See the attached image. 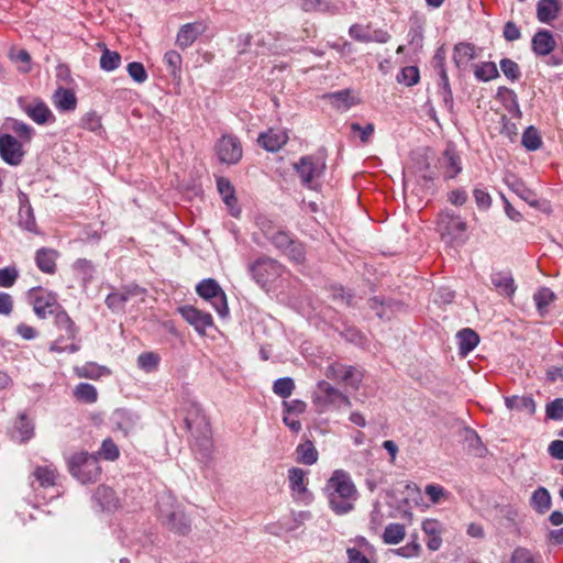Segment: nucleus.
I'll return each mask as SVG.
<instances>
[{"label": "nucleus", "mask_w": 563, "mask_h": 563, "mask_svg": "<svg viewBox=\"0 0 563 563\" xmlns=\"http://www.w3.org/2000/svg\"><path fill=\"white\" fill-rule=\"evenodd\" d=\"M324 490L329 505L336 515H344L353 509L357 490L351 475L344 470H335L328 479Z\"/></svg>", "instance_id": "obj_1"}, {"label": "nucleus", "mask_w": 563, "mask_h": 563, "mask_svg": "<svg viewBox=\"0 0 563 563\" xmlns=\"http://www.w3.org/2000/svg\"><path fill=\"white\" fill-rule=\"evenodd\" d=\"M159 518L170 531L186 536L190 532L191 526L183 507L177 504L170 494H162L157 500Z\"/></svg>", "instance_id": "obj_2"}, {"label": "nucleus", "mask_w": 563, "mask_h": 563, "mask_svg": "<svg viewBox=\"0 0 563 563\" xmlns=\"http://www.w3.org/2000/svg\"><path fill=\"white\" fill-rule=\"evenodd\" d=\"M67 467L71 476L81 484L96 483L101 475L98 457L86 451L73 453L67 460Z\"/></svg>", "instance_id": "obj_3"}, {"label": "nucleus", "mask_w": 563, "mask_h": 563, "mask_svg": "<svg viewBox=\"0 0 563 563\" xmlns=\"http://www.w3.org/2000/svg\"><path fill=\"white\" fill-rule=\"evenodd\" d=\"M54 324L58 331L64 332L58 336L51 345L49 351L56 353H75L79 351L80 345L78 343L71 342L70 344L64 345V341L70 340L75 341L77 334L79 332L78 327H76L75 322L68 316V313L62 308L54 316Z\"/></svg>", "instance_id": "obj_4"}, {"label": "nucleus", "mask_w": 563, "mask_h": 563, "mask_svg": "<svg viewBox=\"0 0 563 563\" xmlns=\"http://www.w3.org/2000/svg\"><path fill=\"white\" fill-rule=\"evenodd\" d=\"M284 271L282 264L276 260L262 255L249 264V273L253 280L263 289H267L276 282Z\"/></svg>", "instance_id": "obj_5"}, {"label": "nucleus", "mask_w": 563, "mask_h": 563, "mask_svg": "<svg viewBox=\"0 0 563 563\" xmlns=\"http://www.w3.org/2000/svg\"><path fill=\"white\" fill-rule=\"evenodd\" d=\"M196 291L201 298L210 301L220 317L224 318L229 314L227 295L216 279L207 278L201 280L196 286Z\"/></svg>", "instance_id": "obj_6"}, {"label": "nucleus", "mask_w": 563, "mask_h": 563, "mask_svg": "<svg viewBox=\"0 0 563 563\" xmlns=\"http://www.w3.org/2000/svg\"><path fill=\"white\" fill-rule=\"evenodd\" d=\"M325 169V161L317 155H306L295 164V170L300 177L301 184L307 188H314L313 183L320 178Z\"/></svg>", "instance_id": "obj_7"}, {"label": "nucleus", "mask_w": 563, "mask_h": 563, "mask_svg": "<svg viewBox=\"0 0 563 563\" xmlns=\"http://www.w3.org/2000/svg\"><path fill=\"white\" fill-rule=\"evenodd\" d=\"M35 314L45 319L48 314H56L62 309L57 301L56 295L44 290L41 287L32 288L29 291Z\"/></svg>", "instance_id": "obj_8"}, {"label": "nucleus", "mask_w": 563, "mask_h": 563, "mask_svg": "<svg viewBox=\"0 0 563 563\" xmlns=\"http://www.w3.org/2000/svg\"><path fill=\"white\" fill-rule=\"evenodd\" d=\"M146 295V289L140 287L139 285H128L122 287L120 290L110 292L104 303L107 307L115 313L123 312L126 302L135 297H141L142 299Z\"/></svg>", "instance_id": "obj_9"}, {"label": "nucleus", "mask_w": 563, "mask_h": 563, "mask_svg": "<svg viewBox=\"0 0 563 563\" xmlns=\"http://www.w3.org/2000/svg\"><path fill=\"white\" fill-rule=\"evenodd\" d=\"M438 227L443 238L448 236L450 241L462 239L467 229V224L462 218L454 212L442 211L438 217Z\"/></svg>", "instance_id": "obj_10"}, {"label": "nucleus", "mask_w": 563, "mask_h": 563, "mask_svg": "<svg viewBox=\"0 0 563 563\" xmlns=\"http://www.w3.org/2000/svg\"><path fill=\"white\" fill-rule=\"evenodd\" d=\"M216 148L221 163L234 165L242 158V144L240 140L232 134L222 135Z\"/></svg>", "instance_id": "obj_11"}, {"label": "nucleus", "mask_w": 563, "mask_h": 563, "mask_svg": "<svg viewBox=\"0 0 563 563\" xmlns=\"http://www.w3.org/2000/svg\"><path fill=\"white\" fill-rule=\"evenodd\" d=\"M19 104L23 112L31 120H33L35 123L40 125L55 122V115L53 114L51 109L43 100L38 98H35L30 102H26L22 98H20Z\"/></svg>", "instance_id": "obj_12"}, {"label": "nucleus", "mask_w": 563, "mask_h": 563, "mask_svg": "<svg viewBox=\"0 0 563 563\" xmlns=\"http://www.w3.org/2000/svg\"><path fill=\"white\" fill-rule=\"evenodd\" d=\"M24 156L22 143L11 134L0 135V157L11 166L21 164Z\"/></svg>", "instance_id": "obj_13"}, {"label": "nucleus", "mask_w": 563, "mask_h": 563, "mask_svg": "<svg viewBox=\"0 0 563 563\" xmlns=\"http://www.w3.org/2000/svg\"><path fill=\"white\" fill-rule=\"evenodd\" d=\"M181 317L195 328L200 334H206V330L213 325L212 316L209 312L201 311L194 306L186 305L178 308Z\"/></svg>", "instance_id": "obj_14"}, {"label": "nucleus", "mask_w": 563, "mask_h": 563, "mask_svg": "<svg viewBox=\"0 0 563 563\" xmlns=\"http://www.w3.org/2000/svg\"><path fill=\"white\" fill-rule=\"evenodd\" d=\"M318 390L321 393V396L317 397V400L322 401L323 405H331L339 408L342 406L351 407L350 398L330 383L325 380L319 382Z\"/></svg>", "instance_id": "obj_15"}, {"label": "nucleus", "mask_w": 563, "mask_h": 563, "mask_svg": "<svg viewBox=\"0 0 563 563\" xmlns=\"http://www.w3.org/2000/svg\"><path fill=\"white\" fill-rule=\"evenodd\" d=\"M258 225L264 236L282 253H284L294 240L289 232L276 229L266 221L260 222Z\"/></svg>", "instance_id": "obj_16"}, {"label": "nucleus", "mask_w": 563, "mask_h": 563, "mask_svg": "<svg viewBox=\"0 0 563 563\" xmlns=\"http://www.w3.org/2000/svg\"><path fill=\"white\" fill-rule=\"evenodd\" d=\"M288 139L286 131L269 129L258 135L257 142L264 150L274 153L279 151L288 142Z\"/></svg>", "instance_id": "obj_17"}, {"label": "nucleus", "mask_w": 563, "mask_h": 563, "mask_svg": "<svg viewBox=\"0 0 563 563\" xmlns=\"http://www.w3.org/2000/svg\"><path fill=\"white\" fill-rule=\"evenodd\" d=\"M206 30L207 25L201 21L184 24L177 33L176 44L185 49L191 46Z\"/></svg>", "instance_id": "obj_18"}, {"label": "nucleus", "mask_w": 563, "mask_h": 563, "mask_svg": "<svg viewBox=\"0 0 563 563\" xmlns=\"http://www.w3.org/2000/svg\"><path fill=\"white\" fill-rule=\"evenodd\" d=\"M327 376L329 378L340 379L355 389H357L361 384V375L353 366L343 364L330 365L327 368Z\"/></svg>", "instance_id": "obj_19"}, {"label": "nucleus", "mask_w": 563, "mask_h": 563, "mask_svg": "<svg viewBox=\"0 0 563 563\" xmlns=\"http://www.w3.org/2000/svg\"><path fill=\"white\" fill-rule=\"evenodd\" d=\"M440 167L444 169V178L453 179L462 172V163L459 154L451 146H448L441 158L439 159Z\"/></svg>", "instance_id": "obj_20"}, {"label": "nucleus", "mask_w": 563, "mask_h": 563, "mask_svg": "<svg viewBox=\"0 0 563 563\" xmlns=\"http://www.w3.org/2000/svg\"><path fill=\"white\" fill-rule=\"evenodd\" d=\"M556 42L549 30H539L531 40L532 52L537 56H548L555 48Z\"/></svg>", "instance_id": "obj_21"}, {"label": "nucleus", "mask_w": 563, "mask_h": 563, "mask_svg": "<svg viewBox=\"0 0 563 563\" xmlns=\"http://www.w3.org/2000/svg\"><path fill=\"white\" fill-rule=\"evenodd\" d=\"M422 531L428 537L427 547L430 551H437L441 548L443 526L437 519H426L422 522Z\"/></svg>", "instance_id": "obj_22"}, {"label": "nucleus", "mask_w": 563, "mask_h": 563, "mask_svg": "<svg viewBox=\"0 0 563 563\" xmlns=\"http://www.w3.org/2000/svg\"><path fill=\"white\" fill-rule=\"evenodd\" d=\"M53 104L60 112H71L77 108V97L71 89L58 87L53 97Z\"/></svg>", "instance_id": "obj_23"}, {"label": "nucleus", "mask_w": 563, "mask_h": 563, "mask_svg": "<svg viewBox=\"0 0 563 563\" xmlns=\"http://www.w3.org/2000/svg\"><path fill=\"white\" fill-rule=\"evenodd\" d=\"M93 500L104 511H113L119 508L120 501L115 492L108 486L101 485L93 494Z\"/></svg>", "instance_id": "obj_24"}, {"label": "nucleus", "mask_w": 563, "mask_h": 563, "mask_svg": "<svg viewBox=\"0 0 563 563\" xmlns=\"http://www.w3.org/2000/svg\"><path fill=\"white\" fill-rule=\"evenodd\" d=\"M57 251L49 247H41L35 253V263L38 269L45 274L56 272Z\"/></svg>", "instance_id": "obj_25"}, {"label": "nucleus", "mask_w": 563, "mask_h": 563, "mask_svg": "<svg viewBox=\"0 0 563 563\" xmlns=\"http://www.w3.org/2000/svg\"><path fill=\"white\" fill-rule=\"evenodd\" d=\"M476 58L475 45L468 42H460L453 48V62L460 69H465L468 63Z\"/></svg>", "instance_id": "obj_26"}, {"label": "nucleus", "mask_w": 563, "mask_h": 563, "mask_svg": "<svg viewBox=\"0 0 563 563\" xmlns=\"http://www.w3.org/2000/svg\"><path fill=\"white\" fill-rule=\"evenodd\" d=\"M561 7L559 0H539L537 3V19L541 23H550L559 16Z\"/></svg>", "instance_id": "obj_27"}, {"label": "nucleus", "mask_w": 563, "mask_h": 563, "mask_svg": "<svg viewBox=\"0 0 563 563\" xmlns=\"http://www.w3.org/2000/svg\"><path fill=\"white\" fill-rule=\"evenodd\" d=\"M497 98L501 100L505 108L512 117L517 119L522 117L517 93L512 89L505 86L499 87L497 89Z\"/></svg>", "instance_id": "obj_28"}, {"label": "nucleus", "mask_w": 563, "mask_h": 563, "mask_svg": "<svg viewBox=\"0 0 563 563\" xmlns=\"http://www.w3.org/2000/svg\"><path fill=\"white\" fill-rule=\"evenodd\" d=\"M460 354L466 356L479 343V335L471 328H464L456 334Z\"/></svg>", "instance_id": "obj_29"}, {"label": "nucleus", "mask_w": 563, "mask_h": 563, "mask_svg": "<svg viewBox=\"0 0 563 563\" xmlns=\"http://www.w3.org/2000/svg\"><path fill=\"white\" fill-rule=\"evenodd\" d=\"M33 476L41 487L47 488L56 485L58 472L53 464L38 465L34 468Z\"/></svg>", "instance_id": "obj_30"}, {"label": "nucleus", "mask_w": 563, "mask_h": 563, "mask_svg": "<svg viewBox=\"0 0 563 563\" xmlns=\"http://www.w3.org/2000/svg\"><path fill=\"white\" fill-rule=\"evenodd\" d=\"M505 405L509 410L526 411L532 416L536 412V402L532 396H510L505 398Z\"/></svg>", "instance_id": "obj_31"}, {"label": "nucleus", "mask_w": 563, "mask_h": 563, "mask_svg": "<svg viewBox=\"0 0 563 563\" xmlns=\"http://www.w3.org/2000/svg\"><path fill=\"white\" fill-rule=\"evenodd\" d=\"M323 99L328 100L335 109L343 111L350 109L355 103L350 89L325 93Z\"/></svg>", "instance_id": "obj_32"}, {"label": "nucleus", "mask_w": 563, "mask_h": 563, "mask_svg": "<svg viewBox=\"0 0 563 563\" xmlns=\"http://www.w3.org/2000/svg\"><path fill=\"white\" fill-rule=\"evenodd\" d=\"M74 371L78 377L88 379H99L100 377L110 374V371L106 366H101L93 362H87L81 366H76Z\"/></svg>", "instance_id": "obj_33"}, {"label": "nucleus", "mask_w": 563, "mask_h": 563, "mask_svg": "<svg viewBox=\"0 0 563 563\" xmlns=\"http://www.w3.org/2000/svg\"><path fill=\"white\" fill-rule=\"evenodd\" d=\"M296 461L305 465H313L314 463H317L319 457V453L313 442L310 440H307L306 442L299 444L296 449Z\"/></svg>", "instance_id": "obj_34"}, {"label": "nucleus", "mask_w": 563, "mask_h": 563, "mask_svg": "<svg viewBox=\"0 0 563 563\" xmlns=\"http://www.w3.org/2000/svg\"><path fill=\"white\" fill-rule=\"evenodd\" d=\"M492 284L503 295L511 296L516 290L515 280L509 273H496L492 275Z\"/></svg>", "instance_id": "obj_35"}, {"label": "nucleus", "mask_w": 563, "mask_h": 563, "mask_svg": "<svg viewBox=\"0 0 563 563\" xmlns=\"http://www.w3.org/2000/svg\"><path fill=\"white\" fill-rule=\"evenodd\" d=\"M305 477L306 472L299 467H291L288 471L289 487L298 497L308 492Z\"/></svg>", "instance_id": "obj_36"}, {"label": "nucleus", "mask_w": 563, "mask_h": 563, "mask_svg": "<svg viewBox=\"0 0 563 563\" xmlns=\"http://www.w3.org/2000/svg\"><path fill=\"white\" fill-rule=\"evenodd\" d=\"M531 506L539 514H545L551 507V496L547 488H537L531 496Z\"/></svg>", "instance_id": "obj_37"}, {"label": "nucleus", "mask_w": 563, "mask_h": 563, "mask_svg": "<svg viewBox=\"0 0 563 563\" xmlns=\"http://www.w3.org/2000/svg\"><path fill=\"white\" fill-rule=\"evenodd\" d=\"M103 47L99 64L100 68L104 71H113L121 65V55L115 51H110L104 44H99Z\"/></svg>", "instance_id": "obj_38"}, {"label": "nucleus", "mask_w": 563, "mask_h": 563, "mask_svg": "<svg viewBox=\"0 0 563 563\" xmlns=\"http://www.w3.org/2000/svg\"><path fill=\"white\" fill-rule=\"evenodd\" d=\"M474 76L477 80L487 82L499 77L494 62H482L475 66Z\"/></svg>", "instance_id": "obj_39"}, {"label": "nucleus", "mask_w": 563, "mask_h": 563, "mask_svg": "<svg viewBox=\"0 0 563 563\" xmlns=\"http://www.w3.org/2000/svg\"><path fill=\"white\" fill-rule=\"evenodd\" d=\"M405 536V526L393 522L386 526L382 538L386 544H398L404 540Z\"/></svg>", "instance_id": "obj_40"}, {"label": "nucleus", "mask_w": 563, "mask_h": 563, "mask_svg": "<svg viewBox=\"0 0 563 563\" xmlns=\"http://www.w3.org/2000/svg\"><path fill=\"white\" fill-rule=\"evenodd\" d=\"M164 63L169 75L174 79H180L183 64L181 55L177 51L170 49L165 53Z\"/></svg>", "instance_id": "obj_41"}, {"label": "nucleus", "mask_w": 563, "mask_h": 563, "mask_svg": "<svg viewBox=\"0 0 563 563\" xmlns=\"http://www.w3.org/2000/svg\"><path fill=\"white\" fill-rule=\"evenodd\" d=\"M213 444L210 437L203 435L194 445V451L200 462L207 464L212 459Z\"/></svg>", "instance_id": "obj_42"}, {"label": "nucleus", "mask_w": 563, "mask_h": 563, "mask_svg": "<svg viewBox=\"0 0 563 563\" xmlns=\"http://www.w3.org/2000/svg\"><path fill=\"white\" fill-rule=\"evenodd\" d=\"M509 563H542V556L527 548L517 547L511 553Z\"/></svg>", "instance_id": "obj_43"}, {"label": "nucleus", "mask_w": 563, "mask_h": 563, "mask_svg": "<svg viewBox=\"0 0 563 563\" xmlns=\"http://www.w3.org/2000/svg\"><path fill=\"white\" fill-rule=\"evenodd\" d=\"M14 438H19L21 442H25L33 437V424L26 419L25 415H20L15 422Z\"/></svg>", "instance_id": "obj_44"}, {"label": "nucleus", "mask_w": 563, "mask_h": 563, "mask_svg": "<svg viewBox=\"0 0 563 563\" xmlns=\"http://www.w3.org/2000/svg\"><path fill=\"white\" fill-rule=\"evenodd\" d=\"M74 395L78 400L86 404H93L98 399V391L96 387L88 383H80L76 386Z\"/></svg>", "instance_id": "obj_45"}, {"label": "nucleus", "mask_w": 563, "mask_h": 563, "mask_svg": "<svg viewBox=\"0 0 563 563\" xmlns=\"http://www.w3.org/2000/svg\"><path fill=\"white\" fill-rule=\"evenodd\" d=\"M297 7L305 12H328L331 3L328 0H291Z\"/></svg>", "instance_id": "obj_46"}, {"label": "nucleus", "mask_w": 563, "mask_h": 563, "mask_svg": "<svg viewBox=\"0 0 563 563\" xmlns=\"http://www.w3.org/2000/svg\"><path fill=\"white\" fill-rule=\"evenodd\" d=\"M555 299L554 292L547 287L540 288L534 295L533 300L536 302L538 311L543 314L548 310V306Z\"/></svg>", "instance_id": "obj_47"}, {"label": "nucleus", "mask_w": 563, "mask_h": 563, "mask_svg": "<svg viewBox=\"0 0 563 563\" xmlns=\"http://www.w3.org/2000/svg\"><path fill=\"white\" fill-rule=\"evenodd\" d=\"M512 191L522 200H525L530 206H536L538 202L537 194L528 188L523 181L521 180H515L511 184Z\"/></svg>", "instance_id": "obj_48"}, {"label": "nucleus", "mask_w": 563, "mask_h": 563, "mask_svg": "<svg viewBox=\"0 0 563 563\" xmlns=\"http://www.w3.org/2000/svg\"><path fill=\"white\" fill-rule=\"evenodd\" d=\"M19 225L32 233H38L33 208L19 209Z\"/></svg>", "instance_id": "obj_49"}, {"label": "nucleus", "mask_w": 563, "mask_h": 563, "mask_svg": "<svg viewBox=\"0 0 563 563\" xmlns=\"http://www.w3.org/2000/svg\"><path fill=\"white\" fill-rule=\"evenodd\" d=\"M521 143L528 151L539 150L542 141L538 130L532 125L528 126L522 134Z\"/></svg>", "instance_id": "obj_50"}, {"label": "nucleus", "mask_w": 563, "mask_h": 563, "mask_svg": "<svg viewBox=\"0 0 563 563\" xmlns=\"http://www.w3.org/2000/svg\"><path fill=\"white\" fill-rule=\"evenodd\" d=\"M283 254L286 255L291 262L296 264H301L306 260L305 245L296 239L292 240V242L284 251Z\"/></svg>", "instance_id": "obj_51"}, {"label": "nucleus", "mask_w": 563, "mask_h": 563, "mask_svg": "<svg viewBox=\"0 0 563 563\" xmlns=\"http://www.w3.org/2000/svg\"><path fill=\"white\" fill-rule=\"evenodd\" d=\"M396 79L399 84L411 87L419 82V69L416 66H406L397 74Z\"/></svg>", "instance_id": "obj_52"}, {"label": "nucleus", "mask_w": 563, "mask_h": 563, "mask_svg": "<svg viewBox=\"0 0 563 563\" xmlns=\"http://www.w3.org/2000/svg\"><path fill=\"white\" fill-rule=\"evenodd\" d=\"M499 66L504 76L510 81L515 82L521 78V69L515 60L510 58H503L499 62Z\"/></svg>", "instance_id": "obj_53"}, {"label": "nucleus", "mask_w": 563, "mask_h": 563, "mask_svg": "<svg viewBox=\"0 0 563 563\" xmlns=\"http://www.w3.org/2000/svg\"><path fill=\"white\" fill-rule=\"evenodd\" d=\"M159 356L154 352H144L137 356V366L146 373L156 371L159 364Z\"/></svg>", "instance_id": "obj_54"}, {"label": "nucleus", "mask_w": 563, "mask_h": 563, "mask_svg": "<svg viewBox=\"0 0 563 563\" xmlns=\"http://www.w3.org/2000/svg\"><path fill=\"white\" fill-rule=\"evenodd\" d=\"M295 389V382L290 377H282L274 382L273 391L282 398H288Z\"/></svg>", "instance_id": "obj_55"}, {"label": "nucleus", "mask_w": 563, "mask_h": 563, "mask_svg": "<svg viewBox=\"0 0 563 563\" xmlns=\"http://www.w3.org/2000/svg\"><path fill=\"white\" fill-rule=\"evenodd\" d=\"M98 454L107 461H115L120 456V451L113 440L111 438H107L102 441Z\"/></svg>", "instance_id": "obj_56"}, {"label": "nucleus", "mask_w": 563, "mask_h": 563, "mask_svg": "<svg viewBox=\"0 0 563 563\" xmlns=\"http://www.w3.org/2000/svg\"><path fill=\"white\" fill-rule=\"evenodd\" d=\"M11 130L24 142H30L34 135V129L16 119L11 120Z\"/></svg>", "instance_id": "obj_57"}, {"label": "nucleus", "mask_w": 563, "mask_h": 563, "mask_svg": "<svg viewBox=\"0 0 563 563\" xmlns=\"http://www.w3.org/2000/svg\"><path fill=\"white\" fill-rule=\"evenodd\" d=\"M19 278V269L14 266L0 268V287L10 288Z\"/></svg>", "instance_id": "obj_58"}, {"label": "nucleus", "mask_w": 563, "mask_h": 563, "mask_svg": "<svg viewBox=\"0 0 563 563\" xmlns=\"http://www.w3.org/2000/svg\"><path fill=\"white\" fill-rule=\"evenodd\" d=\"M369 25H362L358 23H354L349 27V35L357 42L361 43H371L369 38Z\"/></svg>", "instance_id": "obj_59"}, {"label": "nucleus", "mask_w": 563, "mask_h": 563, "mask_svg": "<svg viewBox=\"0 0 563 563\" xmlns=\"http://www.w3.org/2000/svg\"><path fill=\"white\" fill-rule=\"evenodd\" d=\"M129 76L137 84H143L147 79V73L142 63L132 62L126 67Z\"/></svg>", "instance_id": "obj_60"}, {"label": "nucleus", "mask_w": 563, "mask_h": 563, "mask_svg": "<svg viewBox=\"0 0 563 563\" xmlns=\"http://www.w3.org/2000/svg\"><path fill=\"white\" fill-rule=\"evenodd\" d=\"M80 126L90 132H98L102 125L96 112L90 111L80 119Z\"/></svg>", "instance_id": "obj_61"}, {"label": "nucleus", "mask_w": 563, "mask_h": 563, "mask_svg": "<svg viewBox=\"0 0 563 563\" xmlns=\"http://www.w3.org/2000/svg\"><path fill=\"white\" fill-rule=\"evenodd\" d=\"M545 415L551 420L563 419V398H556L549 402L545 408Z\"/></svg>", "instance_id": "obj_62"}, {"label": "nucleus", "mask_w": 563, "mask_h": 563, "mask_svg": "<svg viewBox=\"0 0 563 563\" xmlns=\"http://www.w3.org/2000/svg\"><path fill=\"white\" fill-rule=\"evenodd\" d=\"M73 267L75 271L79 272L82 275V278L85 280H89L92 278L93 265H92L91 261H89L87 258H78L74 263Z\"/></svg>", "instance_id": "obj_63"}, {"label": "nucleus", "mask_w": 563, "mask_h": 563, "mask_svg": "<svg viewBox=\"0 0 563 563\" xmlns=\"http://www.w3.org/2000/svg\"><path fill=\"white\" fill-rule=\"evenodd\" d=\"M501 129L500 134L505 135L510 142H514L518 135V129L516 123L511 122L506 115L500 118Z\"/></svg>", "instance_id": "obj_64"}]
</instances>
